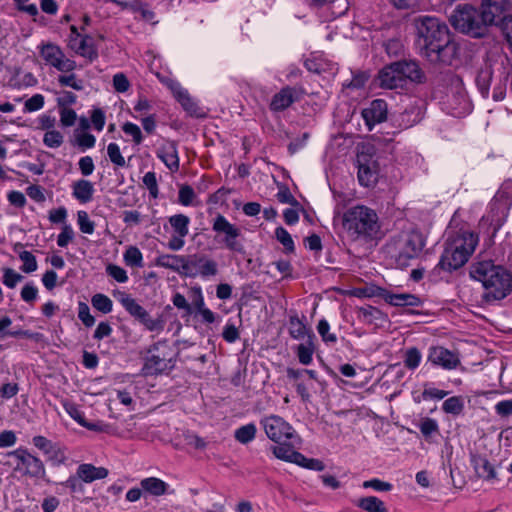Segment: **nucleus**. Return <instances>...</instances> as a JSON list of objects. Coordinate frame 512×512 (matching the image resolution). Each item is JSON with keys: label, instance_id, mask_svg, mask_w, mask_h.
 Masks as SVG:
<instances>
[{"label": "nucleus", "instance_id": "1", "mask_svg": "<svg viewBox=\"0 0 512 512\" xmlns=\"http://www.w3.org/2000/svg\"><path fill=\"white\" fill-rule=\"evenodd\" d=\"M414 25L422 55L431 62H447V54L455 50L447 25L439 18L429 15L416 17Z\"/></svg>", "mask_w": 512, "mask_h": 512}, {"label": "nucleus", "instance_id": "2", "mask_svg": "<svg viewBox=\"0 0 512 512\" xmlns=\"http://www.w3.org/2000/svg\"><path fill=\"white\" fill-rule=\"evenodd\" d=\"M478 243L479 236L472 231L461 229L451 234L438 265L448 272L459 269L469 260Z\"/></svg>", "mask_w": 512, "mask_h": 512}, {"label": "nucleus", "instance_id": "3", "mask_svg": "<svg viewBox=\"0 0 512 512\" xmlns=\"http://www.w3.org/2000/svg\"><path fill=\"white\" fill-rule=\"evenodd\" d=\"M471 275L483 284L487 300H501L512 289L511 274L503 267L494 265L491 261H482L475 264Z\"/></svg>", "mask_w": 512, "mask_h": 512}, {"label": "nucleus", "instance_id": "4", "mask_svg": "<svg viewBox=\"0 0 512 512\" xmlns=\"http://www.w3.org/2000/svg\"><path fill=\"white\" fill-rule=\"evenodd\" d=\"M343 227L355 238H371L380 228L376 212L364 205L351 207L343 214Z\"/></svg>", "mask_w": 512, "mask_h": 512}, {"label": "nucleus", "instance_id": "5", "mask_svg": "<svg viewBox=\"0 0 512 512\" xmlns=\"http://www.w3.org/2000/svg\"><path fill=\"white\" fill-rule=\"evenodd\" d=\"M450 23L455 30L473 38H481L487 33L488 24L481 11L468 4L458 5L454 9Z\"/></svg>", "mask_w": 512, "mask_h": 512}, {"label": "nucleus", "instance_id": "6", "mask_svg": "<svg viewBox=\"0 0 512 512\" xmlns=\"http://www.w3.org/2000/svg\"><path fill=\"white\" fill-rule=\"evenodd\" d=\"M512 206V183L506 182L497 191L489 204V210L481 219L482 223H487L493 227L496 233L505 222L509 210Z\"/></svg>", "mask_w": 512, "mask_h": 512}, {"label": "nucleus", "instance_id": "7", "mask_svg": "<svg viewBox=\"0 0 512 512\" xmlns=\"http://www.w3.org/2000/svg\"><path fill=\"white\" fill-rule=\"evenodd\" d=\"M424 247L422 235L416 231L401 234L391 244L389 252L393 254L399 266H406L411 259L416 258Z\"/></svg>", "mask_w": 512, "mask_h": 512}, {"label": "nucleus", "instance_id": "8", "mask_svg": "<svg viewBox=\"0 0 512 512\" xmlns=\"http://www.w3.org/2000/svg\"><path fill=\"white\" fill-rule=\"evenodd\" d=\"M212 230L216 233L215 239L224 245L226 249L236 253H243L244 246L239 241L241 229L230 223L225 216L217 214L212 221Z\"/></svg>", "mask_w": 512, "mask_h": 512}, {"label": "nucleus", "instance_id": "9", "mask_svg": "<svg viewBox=\"0 0 512 512\" xmlns=\"http://www.w3.org/2000/svg\"><path fill=\"white\" fill-rule=\"evenodd\" d=\"M266 436L273 442L281 444L288 440L299 439L295 429L278 415H268L260 420Z\"/></svg>", "mask_w": 512, "mask_h": 512}, {"label": "nucleus", "instance_id": "10", "mask_svg": "<svg viewBox=\"0 0 512 512\" xmlns=\"http://www.w3.org/2000/svg\"><path fill=\"white\" fill-rule=\"evenodd\" d=\"M38 50L44 63L57 71L68 73L76 69V62L68 58L58 45L50 42L41 43Z\"/></svg>", "mask_w": 512, "mask_h": 512}, {"label": "nucleus", "instance_id": "11", "mask_svg": "<svg viewBox=\"0 0 512 512\" xmlns=\"http://www.w3.org/2000/svg\"><path fill=\"white\" fill-rule=\"evenodd\" d=\"M9 455L14 456L17 459V464L14 468L15 471L21 473V475L42 479L46 475V470L43 461L37 456L31 454L25 448H18L11 451Z\"/></svg>", "mask_w": 512, "mask_h": 512}, {"label": "nucleus", "instance_id": "12", "mask_svg": "<svg viewBox=\"0 0 512 512\" xmlns=\"http://www.w3.org/2000/svg\"><path fill=\"white\" fill-rule=\"evenodd\" d=\"M218 273L217 263L205 255L194 254L186 257L184 276L208 278Z\"/></svg>", "mask_w": 512, "mask_h": 512}, {"label": "nucleus", "instance_id": "13", "mask_svg": "<svg viewBox=\"0 0 512 512\" xmlns=\"http://www.w3.org/2000/svg\"><path fill=\"white\" fill-rule=\"evenodd\" d=\"M511 7L510 0H482L481 13L488 26L497 25L510 16Z\"/></svg>", "mask_w": 512, "mask_h": 512}, {"label": "nucleus", "instance_id": "14", "mask_svg": "<svg viewBox=\"0 0 512 512\" xmlns=\"http://www.w3.org/2000/svg\"><path fill=\"white\" fill-rule=\"evenodd\" d=\"M358 181L364 187H372L378 181L379 165L377 161L361 153L357 156Z\"/></svg>", "mask_w": 512, "mask_h": 512}, {"label": "nucleus", "instance_id": "15", "mask_svg": "<svg viewBox=\"0 0 512 512\" xmlns=\"http://www.w3.org/2000/svg\"><path fill=\"white\" fill-rule=\"evenodd\" d=\"M428 361L435 366L445 370L456 369L460 365L458 353L448 350L443 346H432L429 348Z\"/></svg>", "mask_w": 512, "mask_h": 512}, {"label": "nucleus", "instance_id": "16", "mask_svg": "<svg viewBox=\"0 0 512 512\" xmlns=\"http://www.w3.org/2000/svg\"><path fill=\"white\" fill-rule=\"evenodd\" d=\"M169 88L171 89L174 97L189 115L197 118L205 116L203 109L178 82L172 81L169 84Z\"/></svg>", "mask_w": 512, "mask_h": 512}, {"label": "nucleus", "instance_id": "17", "mask_svg": "<svg viewBox=\"0 0 512 512\" xmlns=\"http://www.w3.org/2000/svg\"><path fill=\"white\" fill-rule=\"evenodd\" d=\"M156 155L170 171L176 172L179 170L180 159L177 143L174 140H163L156 151Z\"/></svg>", "mask_w": 512, "mask_h": 512}, {"label": "nucleus", "instance_id": "18", "mask_svg": "<svg viewBox=\"0 0 512 512\" xmlns=\"http://www.w3.org/2000/svg\"><path fill=\"white\" fill-rule=\"evenodd\" d=\"M387 114V103L383 99L373 100L370 105L362 111V116L370 130L375 125L384 122L387 119Z\"/></svg>", "mask_w": 512, "mask_h": 512}, {"label": "nucleus", "instance_id": "19", "mask_svg": "<svg viewBox=\"0 0 512 512\" xmlns=\"http://www.w3.org/2000/svg\"><path fill=\"white\" fill-rule=\"evenodd\" d=\"M301 89L285 86L276 93L270 102V109L275 112L283 111L299 99Z\"/></svg>", "mask_w": 512, "mask_h": 512}, {"label": "nucleus", "instance_id": "20", "mask_svg": "<svg viewBox=\"0 0 512 512\" xmlns=\"http://www.w3.org/2000/svg\"><path fill=\"white\" fill-rule=\"evenodd\" d=\"M404 85L407 82L421 84L426 81V76L419 63L414 60L397 62Z\"/></svg>", "mask_w": 512, "mask_h": 512}, {"label": "nucleus", "instance_id": "21", "mask_svg": "<svg viewBox=\"0 0 512 512\" xmlns=\"http://www.w3.org/2000/svg\"><path fill=\"white\" fill-rule=\"evenodd\" d=\"M378 80L380 86L386 89H396L404 86L397 62L385 66L379 72Z\"/></svg>", "mask_w": 512, "mask_h": 512}, {"label": "nucleus", "instance_id": "22", "mask_svg": "<svg viewBox=\"0 0 512 512\" xmlns=\"http://www.w3.org/2000/svg\"><path fill=\"white\" fill-rule=\"evenodd\" d=\"M448 105L452 115L462 117L471 112V102L462 88H457L455 93L449 97Z\"/></svg>", "mask_w": 512, "mask_h": 512}, {"label": "nucleus", "instance_id": "23", "mask_svg": "<svg viewBox=\"0 0 512 512\" xmlns=\"http://www.w3.org/2000/svg\"><path fill=\"white\" fill-rule=\"evenodd\" d=\"M171 367V361L167 359L164 355L160 356L151 354L146 358V361L142 368V373L145 376L157 375L171 369Z\"/></svg>", "mask_w": 512, "mask_h": 512}, {"label": "nucleus", "instance_id": "24", "mask_svg": "<svg viewBox=\"0 0 512 512\" xmlns=\"http://www.w3.org/2000/svg\"><path fill=\"white\" fill-rule=\"evenodd\" d=\"M383 299L388 304L393 305V306H399V307H404V306L416 307V306H419L421 303L420 299L414 294L392 293L386 289H384Z\"/></svg>", "mask_w": 512, "mask_h": 512}, {"label": "nucleus", "instance_id": "25", "mask_svg": "<svg viewBox=\"0 0 512 512\" xmlns=\"http://www.w3.org/2000/svg\"><path fill=\"white\" fill-rule=\"evenodd\" d=\"M76 472L85 483H92L93 481L104 479L109 473L105 467H96L88 463L80 464Z\"/></svg>", "mask_w": 512, "mask_h": 512}, {"label": "nucleus", "instance_id": "26", "mask_svg": "<svg viewBox=\"0 0 512 512\" xmlns=\"http://www.w3.org/2000/svg\"><path fill=\"white\" fill-rule=\"evenodd\" d=\"M95 192L92 182L86 179H79L72 184V195L80 203H88L92 200Z\"/></svg>", "mask_w": 512, "mask_h": 512}, {"label": "nucleus", "instance_id": "27", "mask_svg": "<svg viewBox=\"0 0 512 512\" xmlns=\"http://www.w3.org/2000/svg\"><path fill=\"white\" fill-rule=\"evenodd\" d=\"M272 453L280 460L298 464L299 460H304V455L297 452L287 441L272 447Z\"/></svg>", "mask_w": 512, "mask_h": 512}, {"label": "nucleus", "instance_id": "28", "mask_svg": "<svg viewBox=\"0 0 512 512\" xmlns=\"http://www.w3.org/2000/svg\"><path fill=\"white\" fill-rule=\"evenodd\" d=\"M472 464L478 477L490 481L496 479L497 473L489 460L482 456H474Z\"/></svg>", "mask_w": 512, "mask_h": 512}, {"label": "nucleus", "instance_id": "29", "mask_svg": "<svg viewBox=\"0 0 512 512\" xmlns=\"http://www.w3.org/2000/svg\"><path fill=\"white\" fill-rule=\"evenodd\" d=\"M186 257L183 255H161L157 258L156 264L184 275Z\"/></svg>", "mask_w": 512, "mask_h": 512}, {"label": "nucleus", "instance_id": "30", "mask_svg": "<svg viewBox=\"0 0 512 512\" xmlns=\"http://www.w3.org/2000/svg\"><path fill=\"white\" fill-rule=\"evenodd\" d=\"M314 339V334L308 335L306 341L299 344L295 349L298 360L303 365H309L313 360V354L315 351Z\"/></svg>", "mask_w": 512, "mask_h": 512}, {"label": "nucleus", "instance_id": "31", "mask_svg": "<svg viewBox=\"0 0 512 512\" xmlns=\"http://www.w3.org/2000/svg\"><path fill=\"white\" fill-rule=\"evenodd\" d=\"M141 488L145 493L152 496H162L166 493L168 484L156 477L144 478L140 482Z\"/></svg>", "mask_w": 512, "mask_h": 512}, {"label": "nucleus", "instance_id": "32", "mask_svg": "<svg viewBox=\"0 0 512 512\" xmlns=\"http://www.w3.org/2000/svg\"><path fill=\"white\" fill-rule=\"evenodd\" d=\"M355 505L365 512H388L386 504L376 496L361 497Z\"/></svg>", "mask_w": 512, "mask_h": 512}, {"label": "nucleus", "instance_id": "33", "mask_svg": "<svg viewBox=\"0 0 512 512\" xmlns=\"http://www.w3.org/2000/svg\"><path fill=\"white\" fill-rule=\"evenodd\" d=\"M257 433V427L254 423H248L240 426L234 432V438L241 444H248L252 442Z\"/></svg>", "mask_w": 512, "mask_h": 512}, {"label": "nucleus", "instance_id": "34", "mask_svg": "<svg viewBox=\"0 0 512 512\" xmlns=\"http://www.w3.org/2000/svg\"><path fill=\"white\" fill-rule=\"evenodd\" d=\"M169 223L175 234L187 236L189 233L190 218L184 214H176L169 218Z\"/></svg>", "mask_w": 512, "mask_h": 512}, {"label": "nucleus", "instance_id": "35", "mask_svg": "<svg viewBox=\"0 0 512 512\" xmlns=\"http://www.w3.org/2000/svg\"><path fill=\"white\" fill-rule=\"evenodd\" d=\"M124 263L129 267L142 268L143 254L136 246H129L123 254Z\"/></svg>", "mask_w": 512, "mask_h": 512}, {"label": "nucleus", "instance_id": "36", "mask_svg": "<svg viewBox=\"0 0 512 512\" xmlns=\"http://www.w3.org/2000/svg\"><path fill=\"white\" fill-rule=\"evenodd\" d=\"M465 404L462 396H452L446 399L442 404V410L447 414L454 416L460 415L464 410Z\"/></svg>", "mask_w": 512, "mask_h": 512}, {"label": "nucleus", "instance_id": "37", "mask_svg": "<svg viewBox=\"0 0 512 512\" xmlns=\"http://www.w3.org/2000/svg\"><path fill=\"white\" fill-rule=\"evenodd\" d=\"M289 334L296 340L304 339L310 335L305 324L297 316H292L289 319Z\"/></svg>", "mask_w": 512, "mask_h": 512}, {"label": "nucleus", "instance_id": "38", "mask_svg": "<svg viewBox=\"0 0 512 512\" xmlns=\"http://www.w3.org/2000/svg\"><path fill=\"white\" fill-rule=\"evenodd\" d=\"M66 412L69 414L71 418H73L79 425L85 427L89 430L96 431L98 429L96 424L89 423L86 421L84 417V413L78 409L76 405L69 404L65 406Z\"/></svg>", "mask_w": 512, "mask_h": 512}, {"label": "nucleus", "instance_id": "39", "mask_svg": "<svg viewBox=\"0 0 512 512\" xmlns=\"http://www.w3.org/2000/svg\"><path fill=\"white\" fill-rule=\"evenodd\" d=\"M119 302L124 307V309L136 319L143 312V310H145L134 298L125 293L121 294Z\"/></svg>", "mask_w": 512, "mask_h": 512}, {"label": "nucleus", "instance_id": "40", "mask_svg": "<svg viewBox=\"0 0 512 512\" xmlns=\"http://www.w3.org/2000/svg\"><path fill=\"white\" fill-rule=\"evenodd\" d=\"M422 360V354L416 347H409L404 353V365L409 370H415L419 367Z\"/></svg>", "mask_w": 512, "mask_h": 512}, {"label": "nucleus", "instance_id": "41", "mask_svg": "<svg viewBox=\"0 0 512 512\" xmlns=\"http://www.w3.org/2000/svg\"><path fill=\"white\" fill-rule=\"evenodd\" d=\"M492 71L489 68L481 70L476 77L477 87L484 98L489 95Z\"/></svg>", "mask_w": 512, "mask_h": 512}, {"label": "nucleus", "instance_id": "42", "mask_svg": "<svg viewBox=\"0 0 512 512\" xmlns=\"http://www.w3.org/2000/svg\"><path fill=\"white\" fill-rule=\"evenodd\" d=\"M91 303H92V306L96 310H98L104 314L110 313L113 309L112 300L108 296H106L105 294H102V293L95 294L91 298Z\"/></svg>", "mask_w": 512, "mask_h": 512}, {"label": "nucleus", "instance_id": "43", "mask_svg": "<svg viewBox=\"0 0 512 512\" xmlns=\"http://www.w3.org/2000/svg\"><path fill=\"white\" fill-rule=\"evenodd\" d=\"M84 481L79 477L77 472L75 475L70 476L65 482H63V486L69 489L70 493L74 496L83 495L85 492Z\"/></svg>", "mask_w": 512, "mask_h": 512}, {"label": "nucleus", "instance_id": "44", "mask_svg": "<svg viewBox=\"0 0 512 512\" xmlns=\"http://www.w3.org/2000/svg\"><path fill=\"white\" fill-rule=\"evenodd\" d=\"M62 74L58 77V83L63 87H70L76 91H81L84 88V82L78 78L74 73Z\"/></svg>", "mask_w": 512, "mask_h": 512}, {"label": "nucleus", "instance_id": "45", "mask_svg": "<svg viewBox=\"0 0 512 512\" xmlns=\"http://www.w3.org/2000/svg\"><path fill=\"white\" fill-rule=\"evenodd\" d=\"M19 258L23 262V265L21 266V270L24 273H32L37 270V268H38L37 260L31 252H29L27 250L19 251Z\"/></svg>", "mask_w": 512, "mask_h": 512}, {"label": "nucleus", "instance_id": "46", "mask_svg": "<svg viewBox=\"0 0 512 512\" xmlns=\"http://www.w3.org/2000/svg\"><path fill=\"white\" fill-rule=\"evenodd\" d=\"M422 435L427 439L433 434H436L439 432V424L438 422L429 417H425L421 420V422L418 425Z\"/></svg>", "mask_w": 512, "mask_h": 512}, {"label": "nucleus", "instance_id": "47", "mask_svg": "<svg viewBox=\"0 0 512 512\" xmlns=\"http://www.w3.org/2000/svg\"><path fill=\"white\" fill-rule=\"evenodd\" d=\"M77 223L82 233L92 234L94 232L95 223L89 218L86 211L80 210L77 212Z\"/></svg>", "mask_w": 512, "mask_h": 512}, {"label": "nucleus", "instance_id": "48", "mask_svg": "<svg viewBox=\"0 0 512 512\" xmlns=\"http://www.w3.org/2000/svg\"><path fill=\"white\" fill-rule=\"evenodd\" d=\"M317 331L326 344H335L337 342V336L330 332V325L326 319L319 320Z\"/></svg>", "mask_w": 512, "mask_h": 512}, {"label": "nucleus", "instance_id": "49", "mask_svg": "<svg viewBox=\"0 0 512 512\" xmlns=\"http://www.w3.org/2000/svg\"><path fill=\"white\" fill-rule=\"evenodd\" d=\"M449 394L448 391L440 390L433 387L430 383L424 384V389L421 394L422 400H441Z\"/></svg>", "mask_w": 512, "mask_h": 512}, {"label": "nucleus", "instance_id": "50", "mask_svg": "<svg viewBox=\"0 0 512 512\" xmlns=\"http://www.w3.org/2000/svg\"><path fill=\"white\" fill-rule=\"evenodd\" d=\"M142 180H143L144 186L149 191V195L153 199H156L158 197V195H159V189H158V182H157L156 173L153 172V171L147 172L143 176Z\"/></svg>", "mask_w": 512, "mask_h": 512}, {"label": "nucleus", "instance_id": "51", "mask_svg": "<svg viewBox=\"0 0 512 512\" xmlns=\"http://www.w3.org/2000/svg\"><path fill=\"white\" fill-rule=\"evenodd\" d=\"M107 154L110 159V161L118 166V167H124L126 165V161L121 154L120 147L116 143H110L107 146Z\"/></svg>", "mask_w": 512, "mask_h": 512}, {"label": "nucleus", "instance_id": "52", "mask_svg": "<svg viewBox=\"0 0 512 512\" xmlns=\"http://www.w3.org/2000/svg\"><path fill=\"white\" fill-rule=\"evenodd\" d=\"M105 270L106 274L118 283H126L128 281L126 270L116 264H108Z\"/></svg>", "mask_w": 512, "mask_h": 512}, {"label": "nucleus", "instance_id": "53", "mask_svg": "<svg viewBox=\"0 0 512 512\" xmlns=\"http://www.w3.org/2000/svg\"><path fill=\"white\" fill-rule=\"evenodd\" d=\"M43 143L49 148H58L63 143V135L57 130L46 131L43 137Z\"/></svg>", "mask_w": 512, "mask_h": 512}, {"label": "nucleus", "instance_id": "54", "mask_svg": "<svg viewBox=\"0 0 512 512\" xmlns=\"http://www.w3.org/2000/svg\"><path fill=\"white\" fill-rule=\"evenodd\" d=\"M276 239L284 246L287 252L294 251V242L290 233L283 227H278L275 230Z\"/></svg>", "mask_w": 512, "mask_h": 512}, {"label": "nucleus", "instance_id": "55", "mask_svg": "<svg viewBox=\"0 0 512 512\" xmlns=\"http://www.w3.org/2000/svg\"><path fill=\"white\" fill-rule=\"evenodd\" d=\"M359 313L364 321L372 323L382 318V312L373 306H364L359 309Z\"/></svg>", "mask_w": 512, "mask_h": 512}, {"label": "nucleus", "instance_id": "56", "mask_svg": "<svg viewBox=\"0 0 512 512\" xmlns=\"http://www.w3.org/2000/svg\"><path fill=\"white\" fill-rule=\"evenodd\" d=\"M74 238V230L68 223H64L61 232L57 237V245L59 247H66Z\"/></svg>", "mask_w": 512, "mask_h": 512}, {"label": "nucleus", "instance_id": "57", "mask_svg": "<svg viewBox=\"0 0 512 512\" xmlns=\"http://www.w3.org/2000/svg\"><path fill=\"white\" fill-rule=\"evenodd\" d=\"M113 88L118 93H125L129 90L131 84L127 76L122 73H116L112 79Z\"/></svg>", "mask_w": 512, "mask_h": 512}, {"label": "nucleus", "instance_id": "58", "mask_svg": "<svg viewBox=\"0 0 512 512\" xmlns=\"http://www.w3.org/2000/svg\"><path fill=\"white\" fill-rule=\"evenodd\" d=\"M362 487L365 489L371 488L375 491L388 492L391 491L393 486L389 482L382 481L378 478L366 480L362 483Z\"/></svg>", "mask_w": 512, "mask_h": 512}, {"label": "nucleus", "instance_id": "59", "mask_svg": "<svg viewBox=\"0 0 512 512\" xmlns=\"http://www.w3.org/2000/svg\"><path fill=\"white\" fill-rule=\"evenodd\" d=\"M22 279L23 276L11 268H5L3 270L2 282L8 288H14Z\"/></svg>", "mask_w": 512, "mask_h": 512}, {"label": "nucleus", "instance_id": "60", "mask_svg": "<svg viewBox=\"0 0 512 512\" xmlns=\"http://www.w3.org/2000/svg\"><path fill=\"white\" fill-rule=\"evenodd\" d=\"M78 317L86 327H92L95 324V318L91 315L89 306L84 302L78 304Z\"/></svg>", "mask_w": 512, "mask_h": 512}, {"label": "nucleus", "instance_id": "61", "mask_svg": "<svg viewBox=\"0 0 512 512\" xmlns=\"http://www.w3.org/2000/svg\"><path fill=\"white\" fill-rule=\"evenodd\" d=\"M60 123L63 127H71L75 124L77 115L76 112L69 108H59Z\"/></svg>", "mask_w": 512, "mask_h": 512}, {"label": "nucleus", "instance_id": "62", "mask_svg": "<svg viewBox=\"0 0 512 512\" xmlns=\"http://www.w3.org/2000/svg\"><path fill=\"white\" fill-rule=\"evenodd\" d=\"M46 456L48 460L57 465L63 464L66 460L65 451L56 443H54L52 448L49 449Z\"/></svg>", "mask_w": 512, "mask_h": 512}, {"label": "nucleus", "instance_id": "63", "mask_svg": "<svg viewBox=\"0 0 512 512\" xmlns=\"http://www.w3.org/2000/svg\"><path fill=\"white\" fill-rule=\"evenodd\" d=\"M45 99L42 94H35L31 98L25 101L24 110L25 112H35L44 107Z\"/></svg>", "mask_w": 512, "mask_h": 512}, {"label": "nucleus", "instance_id": "64", "mask_svg": "<svg viewBox=\"0 0 512 512\" xmlns=\"http://www.w3.org/2000/svg\"><path fill=\"white\" fill-rule=\"evenodd\" d=\"M194 198L195 192L191 186L183 185L180 187L178 193V200L180 204L183 206H189L192 204Z\"/></svg>", "mask_w": 512, "mask_h": 512}]
</instances>
